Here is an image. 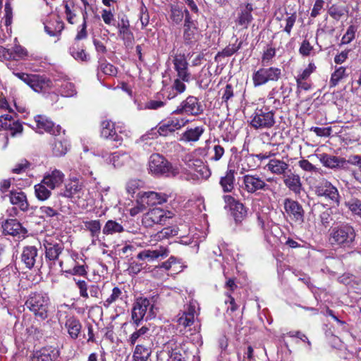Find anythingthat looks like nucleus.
Here are the masks:
<instances>
[{
  "mask_svg": "<svg viewBox=\"0 0 361 361\" xmlns=\"http://www.w3.org/2000/svg\"><path fill=\"white\" fill-rule=\"evenodd\" d=\"M233 96L234 93L232 85L227 84L221 97L222 103H226L227 104L228 100L231 99Z\"/></svg>",
  "mask_w": 361,
  "mask_h": 361,
  "instance_id": "0e129e2a",
  "label": "nucleus"
},
{
  "mask_svg": "<svg viewBox=\"0 0 361 361\" xmlns=\"http://www.w3.org/2000/svg\"><path fill=\"white\" fill-rule=\"evenodd\" d=\"M172 217L173 214L171 212L155 207L143 216L142 222L145 227H151L154 224L165 225Z\"/></svg>",
  "mask_w": 361,
  "mask_h": 361,
  "instance_id": "6e6552de",
  "label": "nucleus"
},
{
  "mask_svg": "<svg viewBox=\"0 0 361 361\" xmlns=\"http://www.w3.org/2000/svg\"><path fill=\"white\" fill-rule=\"evenodd\" d=\"M204 128L200 126L195 128L188 129L183 133V138L188 142H196L200 139V136L204 133Z\"/></svg>",
  "mask_w": 361,
  "mask_h": 361,
  "instance_id": "58836bf2",
  "label": "nucleus"
},
{
  "mask_svg": "<svg viewBox=\"0 0 361 361\" xmlns=\"http://www.w3.org/2000/svg\"><path fill=\"white\" fill-rule=\"evenodd\" d=\"M102 231L105 235L121 233L123 231V227L122 225L115 221L109 220L104 226Z\"/></svg>",
  "mask_w": 361,
  "mask_h": 361,
  "instance_id": "c03bdc74",
  "label": "nucleus"
},
{
  "mask_svg": "<svg viewBox=\"0 0 361 361\" xmlns=\"http://www.w3.org/2000/svg\"><path fill=\"white\" fill-rule=\"evenodd\" d=\"M118 36L123 40L127 49H132L135 42V37L130 27L128 18H123L118 23Z\"/></svg>",
  "mask_w": 361,
  "mask_h": 361,
  "instance_id": "4468645a",
  "label": "nucleus"
},
{
  "mask_svg": "<svg viewBox=\"0 0 361 361\" xmlns=\"http://www.w3.org/2000/svg\"><path fill=\"white\" fill-rule=\"evenodd\" d=\"M192 176L195 179H207L211 176V171L200 159L190 161L188 164Z\"/></svg>",
  "mask_w": 361,
  "mask_h": 361,
  "instance_id": "a211bd4d",
  "label": "nucleus"
},
{
  "mask_svg": "<svg viewBox=\"0 0 361 361\" xmlns=\"http://www.w3.org/2000/svg\"><path fill=\"white\" fill-rule=\"evenodd\" d=\"M201 30L197 23L183 24V42L184 45L192 47L200 39Z\"/></svg>",
  "mask_w": 361,
  "mask_h": 361,
  "instance_id": "f8f14e48",
  "label": "nucleus"
},
{
  "mask_svg": "<svg viewBox=\"0 0 361 361\" xmlns=\"http://www.w3.org/2000/svg\"><path fill=\"white\" fill-rule=\"evenodd\" d=\"M13 74L36 92H45L52 87L51 80L43 75L23 72H13Z\"/></svg>",
  "mask_w": 361,
  "mask_h": 361,
  "instance_id": "39448f33",
  "label": "nucleus"
},
{
  "mask_svg": "<svg viewBox=\"0 0 361 361\" xmlns=\"http://www.w3.org/2000/svg\"><path fill=\"white\" fill-rule=\"evenodd\" d=\"M238 39H236L235 43L228 44L221 51L218 52L215 59L218 56L228 57L236 53L242 47L243 42L240 41L238 44Z\"/></svg>",
  "mask_w": 361,
  "mask_h": 361,
  "instance_id": "ea45409f",
  "label": "nucleus"
},
{
  "mask_svg": "<svg viewBox=\"0 0 361 361\" xmlns=\"http://www.w3.org/2000/svg\"><path fill=\"white\" fill-rule=\"evenodd\" d=\"M169 250L166 247H160L157 250H145L138 253L137 257L140 260L148 259L149 260H154L159 257L164 259L168 257Z\"/></svg>",
  "mask_w": 361,
  "mask_h": 361,
  "instance_id": "5701e85b",
  "label": "nucleus"
},
{
  "mask_svg": "<svg viewBox=\"0 0 361 361\" xmlns=\"http://www.w3.org/2000/svg\"><path fill=\"white\" fill-rule=\"evenodd\" d=\"M154 305L151 304L149 299L142 298L137 299L132 310V319L139 325L148 310L149 317H154Z\"/></svg>",
  "mask_w": 361,
  "mask_h": 361,
  "instance_id": "1a4fd4ad",
  "label": "nucleus"
},
{
  "mask_svg": "<svg viewBox=\"0 0 361 361\" xmlns=\"http://www.w3.org/2000/svg\"><path fill=\"white\" fill-rule=\"evenodd\" d=\"M253 11L252 5L247 3L244 7H240L235 23L240 25L243 28H247L249 24L253 20L252 11Z\"/></svg>",
  "mask_w": 361,
  "mask_h": 361,
  "instance_id": "412c9836",
  "label": "nucleus"
},
{
  "mask_svg": "<svg viewBox=\"0 0 361 361\" xmlns=\"http://www.w3.org/2000/svg\"><path fill=\"white\" fill-rule=\"evenodd\" d=\"M357 27L355 25H350L348 27L345 34L342 37V44H349L351 42L355 37V32H357Z\"/></svg>",
  "mask_w": 361,
  "mask_h": 361,
  "instance_id": "4d7b16f0",
  "label": "nucleus"
},
{
  "mask_svg": "<svg viewBox=\"0 0 361 361\" xmlns=\"http://www.w3.org/2000/svg\"><path fill=\"white\" fill-rule=\"evenodd\" d=\"M179 264L180 262L177 259V258L173 256H171L167 261L162 262L159 266V267L163 268L165 270H169L174 267V271H176V266Z\"/></svg>",
  "mask_w": 361,
  "mask_h": 361,
  "instance_id": "bf43d9fd",
  "label": "nucleus"
},
{
  "mask_svg": "<svg viewBox=\"0 0 361 361\" xmlns=\"http://www.w3.org/2000/svg\"><path fill=\"white\" fill-rule=\"evenodd\" d=\"M127 298V295L126 291H123L118 287H114L112 289L111 294L103 302V305L108 308L113 303H115L118 301H123Z\"/></svg>",
  "mask_w": 361,
  "mask_h": 361,
  "instance_id": "7c9ffc66",
  "label": "nucleus"
},
{
  "mask_svg": "<svg viewBox=\"0 0 361 361\" xmlns=\"http://www.w3.org/2000/svg\"><path fill=\"white\" fill-rule=\"evenodd\" d=\"M70 54L77 61L87 62L90 56L86 54L83 47H81L78 42H75L69 48Z\"/></svg>",
  "mask_w": 361,
  "mask_h": 361,
  "instance_id": "72a5a7b5",
  "label": "nucleus"
},
{
  "mask_svg": "<svg viewBox=\"0 0 361 361\" xmlns=\"http://www.w3.org/2000/svg\"><path fill=\"white\" fill-rule=\"evenodd\" d=\"M179 325L184 327L190 326L194 323V312H184L181 317L178 319Z\"/></svg>",
  "mask_w": 361,
  "mask_h": 361,
  "instance_id": "603ef678",
  "label": "nucleus"
},
{
  "mask_svg": "<svg viewBox=\"0 0 361 361\" xmlns=\"http://www.w3.org/2000/svg\"><path fill=\"white\" fill-rule=\"evenodd\" d=\"M348 208L355 214L360 215L361 213V200L353 199L348 202Z\"/></svg>",
  "mask_w": 361,
  "mask_h": 361,
  "instance_id": "338daca9",
  "label": "nucleus"
},
{
  "mask_svg": "<svg viewBox=\"0 0 361 361\" xmlns=\"http://www.w3.org/2000/svg\"><path fill=\"white\" fill-rule=\"evenodd\" d=\"M178 227L177 226L165 227L160 231L157 232L156 234V238L157 240H164L168 239L175 235H177L178 233Z\"/></svg>",
  "mask_w": 361,
  "mask_h": 361,
  "instance_id": "a19ab883",
  "label": "nucleus"
},
{
  "mask_svg": "<svg viewBox=\"0 0 361 361\" xmlns=\"http://www.w3.org/2000/svg\"><path fill=\"white\" fill-rule=\"evenodd\" d=\"M69 148L68 142L63 138H57L52 144V153L55 157H62L65 155Z\"/></svg>",
  "mask_w": 361,
  "mask_h": 361,
  "instance_id": "e433bc0d",
  "label": "nucleus"
},
{
  "mask_svg": "<svg viewBox=\"0 0 361 361\" xmlns=\"http://www.w3.org/2000/svg\"><path fill=\"white\" fill-rule=\"evenodd\" d=\"M149 170L154 176L166 178H173L179 173V169L159 154L150 156Z\"/></svg>",
  "mask_w": 361,
  "mask_h": 361,
  "instance_id": "f03ea898",
  "label": "nucleus"
},
{
  "mask_svg": "<svg viewBox=\"0 0 361 361\" xmlns=\"http://www.w3.org/2000/svg\"><path fill=\"white\" fill-rule=\"evenodd\" d=\"M60 93L63 97H73L76 94L75 87L73 83L68 81L61 85Z\"/></svg>",
  "mask_w": 361,
  "mask_h": 361,
  "instance_id": "3c124183",
  "label": "nucleus"
},
{
  "mask_svg": "<svg viewBox=\"0 0 361 361\" xmlns=\"http://www.w3.org/2000/svg\"><path fill=\"white\" fill-rule=\"evenodd\" d=\"M282 71L277 67L260 68L252 75L254 86L259 87L269 82H277L281 78Z\"/></svg>",
  "mask_w": 361,
  "mask_h": 361,
  "instance_id": "423d86ee",
  "label": "nucleus"
},
{
  "mask_svg": "<svg viewBox=\"0 0 361 361\" xmlns=\"http://www.w3.org/2000/svg\"><path fill=\"white\" fill-rule=\"evenodd\" d=\"M225 207H229L236 223H241L246 216L247 210L244 205L231 195H224Z\"/></svg>",
  "mask_w": 361,
  "mask_h": 361,
  "instance_id": "ddd939ff",
  "label": "nucleus"
},
{
  "mask_svg": "<svg viewBox=\"0 0 361 361\" xmlns=\"http://www.w3.org/2000/svg\"><path fill=\"white\" fill-rule=\"evenodd\" d=\"M150 345L151 343H149L148 339L146 343L137 344L135 346V350L133 352V360H136L137 358L149 359L152 353Z\"/></svg>",
  "mask_w": 361,
  "mask_h": 361,
  "instance_id": "f704fd0d",
  "label": "nucleus"
},
{
  "mask_svg": "<svg viewBox=\"0 0 361 361\" xmlns=\"http://www.w3.org/2000/svg\"><path fill=\"white\" fill-rule=\"evenodd\" d=\"M283 207L287 216L293 222L302 224L305 221V210L302 206L296 200L286 198Z\"/></svg>",
  "mask_w": 361,
  "mask_h": 361,
  "instance_id": "9d476101",
  "label": "nucleus"
},
{
  "mask_svg": "<svg viewBox=\"0 0 361 361\" xmlns=\"http://www.w3.org/2000/svg\"><path fill=\"white\" fill-rule=\"evenodd\" d=\"M87 267L85 265H75L73 269L66 271L67 273L80 276H84L87 274Z\"/></svg>",
  "mask_w": 361,
  "mask_h": 361,
  "instance_id": "052dcab7",
  "label": "nucleus"
},
{
  "mask_svg": "<svg viewBox=\"0 0 361 361\" xmlns=\"http://www.w3.org/2000/svg\"><path fill=\"white\" fill-rule=\"evenodd\" d=\"M45 247V257L49 260H56L63 251V246L59 243H51L47 242L44 244Z\"/></svg>",
  "mask_w": 361,
  "mask_h": 361,
  "instance_id": "c756f323",
  "label": "nucleus"
},
{
  "mask_svg": "<svg viewBox=\"0 0 361 361\" xmlns=\"http://www.w3.org/2000/svg\"><path fill=\"white\" fill-rule=\"evenodd\" d=\"M82 184L78 180H71L65 185V189L63 192H60V195L68 198H72L75 195L79 193L82 190Z\"/></svg>",
  "mask_w": 361,
  "mask_h": 361,
  "instance_id": "cd10ccee",
  "label": "nucleus"
},
{
  "mask_svg": "<svg viewBox=\"0 0 361 361\" xmlns=\"http://www.w3.org/2000/svg\"><path fill=\"white\" fill-rule=\"evenodd\" d=\"M346 68L341 66L336 69L331 74L330 84L331 87H336L338 82L344 78L347 77Z\"/></svg>",
  "mask_w": 361,
  "mask_h": 361,
  "instance_id": "49530a36",
  "label": "nucleus"
},
{
  "mask_svg": "<svg viewBox=\"0 0 361 361\" xmlns=\"http://www.w3.org/2000/svg\"><path fill=\"white\" fill-rule=\"evenodd\" d=\"M235 170L228 169L224 176L220 178L219 184L224 192H230L234 188Z\"/></svg>",
  "mask_w": 361,
  "mask_h": 361,
  "instance_id": "c85d7f7f",
  "label": "nucleus"
},
{
  "mask_svg": "<svg viewBox=\"0 0 361 361\" xmlns=\"http://www.w3.org/2000/svg\"><path fill=\"white\" fill-rule=\"evenodd\" d=\"M4 11H5L4 24L7 27V29H8V27H10L11 25L12 18H13L12 8L9 3H6L5 4Z\"/></svg>",
  "mask_w": 361,
  "mask_h": 361,
  "instance_id": "680f3d73",
  "label": "nucleus"
},
{
  "mask_svg": "<svg viewBox=\"0 0 361 361\" xmlns=\"http://www.w3.org/2000/svg\"><path fill=\"white\" fill-rule=\"evenodd\" d=\"M9 197L11 203L18 206L20 210L25 212L28 209L29 204L25 192L21 191H11Z\"/></svg>",
  "mask_w": 361,
  "mask_h": 361,
  "instance_id": "bb28decb",
  "label": "nucleus"
},
{
  "mask_svg": "<svg viewBox=\"0 0 361 361\" xmlns=\"http://www.w3.org/2000/svg\"><path fill=\"white\" fill-rule=\"evenodd\" d=\"M266 167L267 168V170L271 171L272 173L277 175L283 174L284 176L286 175V171L288 168V164L282 160L273 159L269 161Z\"/></svg>",
  "mask_w": 361,
  "mask_h": 361,
  "instance_id": "2f4dec72",
  "label": "nucleus"
},
{
  "mask_svg": "<svg viewBox=\"0 0 361 361\" xmlns=\"http://www.w3.org/2000/svg\"><path fill=\"white\" fill-rule=\"evenodd\" d=\"M35 121L39 133H42L44 130L55 136H60L61 133L65 134V130H62L60 126H55L54 123L44 116L37 115Z\"/></svg>",
  "mask_w": 361,
  "mask_h": 361,
  "instance_id": "2eb2a0df",
  "label": "nucleus"
},
{
  "mask_svg": "<svg viewBox=\"0 0 361 361\" xmlns=\"http://www.w3.org/2000/svg\"><path fill=\"white\" fill-rule=\"evenodd\" d=\"M243 183L245 185V190L250 193H254L257 190H267L269 189V185L257 176H244Z\"/></svg>",
  "mask_w": 361,
  "mask_h": 361,
  "instance_id": "f3484780",
  "label": "nucleus"
},
{
  "mask_svg": "<svg viewBox=\"0 0 361 361\" xmlns=\"http://www.w3.org/2000/svg\"><path fill=\"white\" fill-rule=\"evenodd\" d=\"M204 107L198 98L188 96L180 105L173 111V114H186L188 116H197L203 114Z\"/></svg>",
  "mask_w": 361,
  "mask_h": 361,
  "instance_id": "0eeeda50",
  "label": "nucleus"
},
{
  "mask_svg": "<svg viewBox=\"0 0 361 361\" xmlns=\"http://www.w3.org/2000/svg\"><path fill=\"white\" fill-rule=\"evenodd\" d=\"M285 185L295 194H300L302 190V183L298 175L294 173L286 174L283 176Z\"/></svg>",
  "mask_w": 361,
  "mask_h": 361,
  "instance_id": "a878e982",
  "label": "nucleus"
},
{
  "mask_svg": "<svg viewBox=\"0 0 361 361\" xmlns=\"http://www.w3.org/2000/svg\"><path fill=\"white\" fill-rule=\"evenodd\" d=\"M64 174L58 169L47 172L42 180L50 190L59 187L64 180Z\"/></svg>",
  "mask_w": 361,
  "mask_h": 361,
  "instance_id": "aec40b11",
  "label": "nucleus"
},
{
  "mask_svg": "<svg viewBox=\"0 0 361 361\" xmlns=\"http://www.w3.org/2000/svg\"><path fill=\"white\" fill-rule=\"evenodd\" d=\"M275 113L267 106L257 108L251 116L250 126L255 130L271 128L276 123Z\"/></svg>",
  "mask_w": 361,
  "mask_h": 361,
  "instance_id": "20e7f679",
  "label": "nucleus"
},
{
  "mask_svg": "<svg viewBox=\"0 0 361 361\" xmlns=\"http://www.w3.org/2000/svg\"><path fill=\"white\" fill-rule=\"evenodd\" d=\"M296 18L297 16L295 13H293L286 19V26L283 29V31L286 32L288 35H290L291 33L292 28L296 21Z\"/></svg>",
  "mask_w": 361,
  "mask_h": 361,
  "instance_id": "69168bd1",
  "label": "nucleus"
},
{
  "mask_svg": "<svg viewBox=\"0 0 361 361\" xmlns=\"http://www.w3.org/2000/svg\"><path fill=\"white\" fill-rule=\"evenodd\" d=\"M123 155L121 156L118 152H113L112 156L108 157L107 164H112L115 168L121 167L124 164L123 158Z\"/></svg>",
  "mask_w": 361,
  "mask_h": 361,
  "instance_id": "6e6d98bb",
  "label": "nucleus"
},
{
  "mask_svg": "<svg viewBox=\"0 0 361 361\" xmlns=\"http://www.w3.org/2000/svg\"><path fill=\"white\" fill-rule=\"evenodd\" d=\"M49 305V297L42 292L31 293L25 303L26 307L41 320L47 318Z\"/></svg>",
  "mask_w": 361,
  "mask_h": 361,
  "instance_id": "7ed1b4c3",
  "label": "nucleus"
},
{
  "mask_svg": "<svg viewBox=\"0 0 361 361\" xmlns=\"http://www.w3.org/2000/svg\"><path fill=\"white\" fill-rule=\"evenodd\" d=\"M99 70L105 75L110 76L116 75L118 71L117 68L110 63L104 61V62L100 63Z\"/></svg>",
  "mask_w": 361,
  "mask_h": 361,
  "instance_id": "864d4df0",
  "label": "nucleus"
},
{
  "mask_svg": "<svg viewBox=\"0 0 361 361\" xmlns=\"http://www.w3.org/2000/svg\"><path fill=\"white\" fill-rule=\"evenodd\" d=\"M37 257V249L35 246H26L21 254V261L25 267L31 269L35 264Z\"/></svg>",
  "mask_w": 361,
  "mask_h": 361,
  "instance_id": "b1692460",
  "label": "nucleus"
},
{
  "mask_svg": "<svg viewBox=\"0 0 361 361\" xmlns=\"http://www.w3.org/2000/svg\"><path fill=\"white\" fill-rule=\"evenodd\" d=\"M319 160L324 166L331 169L340 166L341 164H343L345 162V160L343 158H339L327 154H320Z\"/></svg>",
  "mask_w": 361,
  "mask_h": 361,
  "instance_id": "4c0bfd02",
  "label": "nucleus"
},
{
  "mask_svg": "<svg viewBox=\"0 0 361 361\" xmlns=\"http://www.w3.org/2000/svg\"><path fill=\"white\" fill-rule=\"evenodd\" d=\"M167 195L163 193H158L154 191L145 192L140 197V202L143 207L161 204L166 202Z\"/></svg>",
  "mask_w": 361,
  "mask_h": 361,
  "instance_id": "6ab92c4d",
  "label": "nucleus"
},
{
  "mask_svg": "<svg viewBox=\"0 0 361 361\" xmlns=\"http://www.w3.org/2000/svg\"><path fill=\"white\" fill-rule=\"evenodd\" d=\"M316 194L318 196L325 197L326 199L330 200L332 203L336 205L339 203V194L338 190L331 183L324 181L320 183L315 190Z\"/></svg>",
  "mask_w": 361,
  "mask_h": 361,
  "instance_id": "dca6fc26",
  "label": "nucleus"
},
{
  "mask_svg": "<svg viewBox=\"0 0 361 361\" xmlns=\"http://www.w3.org/2000/svg\"><path fill=\"white\" fill-rule=\"evenodd\" d=\"M4 232L13 236L19 234H25L27 231L22 226L17 219H8L2 225Z\"/></svg>",
  "mask_w": 361,
  "mask_h": 361,
  "instance_id": "393cba45",
  "label": "nucleus"
},
{
  "mask_svg": "<svg viewBox=\"0 0 361 361\" xmlns=\"http://www.w3.org/2000/svg\"><path fill=\"white\" fill-rule=\"evenodd\" d=\"M65 326L72 338L75 339L78 337L82 325L77 318L74 317L68 318L66 321Z\"/></svg>",
  "mask_w": 361,
  "mask_h": 361,
  "instance_id": "473e14b6",
  "label": "nucleus"
},
{
  "mask_svg": "<svg viewBox=\"0 0 361 361\" xmlns=\"http://www.w3.org/2000/svg\"><path fill=\"white\" fill-rule=\"evenodd\" d=\"M173 63L175 70L188 69V63L185 54H178L173 58Z\"/></svg>",
  "mask_w": 361,
  "mask_h": 361,
  "instance_id": "5fc2aeb1",
  "label": "nucleus"
},
{
  "mask_svg": "<svg viewBox=\"0 0 361 361\" xmlns=\"http://www.w3.org/2000/svg\"><path fill=\"white\" fill-rule=\"evenodd\" d=\"M63 29V24L58 23L57 27H51L49 25L44 26L45 32L51 37H57L60 35L61 30Z\"/></svg>",
  "mask_w": 361,
  "mask_h": 361,
  "instance_id": "13d9d810",
  "label": "nucleus"
},
{
  "mask_svg": "<svg viewBox=\"0 0 361 361\" xmlns=\"http://www.w3.org/2000/svg\"><path fill=\"white\" fill-rule=\"evenodd\" d=\"M101 137L113 142L112 148H117L123 142V137L115 129L114 123L111 121H104L101 123Z\"/></svg>",
  "mask_w": 361,
  "mask_h": 361,
  "instance_id": "9b49d317",
  "label": "nucleus"
},
{
  "mask_svg": "<svg viewBox=\"0 0 361 361\" xmlns=\"http://www.w3.org/2000/svg\"><path fill=\"white\" fill-rule=\"evenodd\" d=\"M85 227L91 233L92 238L98 237L101 231V224L99 220H90L84 222Z\"/></svg>",
  "mask_w": 361,
  "mask_h": 361,
  "instance_id": "09e8293b",
  "label": "nucleus"
},
{
  "mask_svg": "<svg viewBox=\"0 0 361 361\" xmlns=\"http://www.w3.org/2000/svg\"><path fill=\"white\" fill-rule=\"evenodd\" d=\"M171 15L170 18L172 21L178 25L180 24L184 18V12L178 5H171Z\"/></svg>",
  "mask_w": 361,
  "mask_h": 361,
  "instance_id": "de8ad7c7",
  "label": "nucleus"
},
{
  "mask_svg": "<svg viewBox=\"0 0 361 361\" xmlns=\"http://www.w3.org/2000/svg\"><path fill=\"white\" fill-rule=\"evenodd\" d=\"M356 233L348 224H342L331 228L329 240L334 245L343 249H352L355 245Z\"/></svg>",
  "mask_w": 361,
  "mask_h": 361,
  "instance_id": "f257e3e1",
  "label": "nucleus"
},
{
  "mask_svg": "<svg viewBox=\"0 0 361 361\" xmlns=\"http://www.w3.org/2000/svg\"><path fill=\"white\" fill-rule=\"evenodd\" d=\"M183 125L184 123H181L178 119H171L167 123L160 126L158 132L161 135L166 136L169 133L180 129Z\"/></svg>",
  "mask_w": 361,
  "mask_h": 361,
  "instance_id": "c9c22d12",
  "label": "nucleus"
},
{
  "mask_svg": "<svg viewBox=\"0 0 361 361\" xmlns=\"http://www.w3.org/2000/svg\"><path fill=\"white\" fill-rule=\"evenodd\" d=\"M48 188L46 184L42 183V181L35 185V195L39 200L44 201L51 196V190Z\"/></svg>",
  "mask_w": 361,
  "mask_h": 361,
  "instance_id": "79ce46f5",
  "label": "nucleus"
},
{
  "mask_svg": "<svg viewBox=\"0 0 361 361\" xmlns=\"http://www.w3.org/2000/svg\"><path fill=\"white\" fill-rule=\"evenodd\" d=\"M1 128L9 130L12 137L21 134L23 130V126L19 121H14L12 123L8 122H1Z\"/></svg>",
  "mask_w": 361,
  "mask_h": 361,
  "instance_id": "a18cd8bd",
  "label": "nucleus"
},
{
  "mask_svg": "<svg viewBox=\"0 0 361 361\" xmlns=\"http://www.w3.org/2000/svg\"><path fill=\"white\" fill-rule=\"evenodd\" d=\"M168 356V361H186L188 359L186 352L178 348L169 351Z\"/></svg>",
  "mask_w": 361,
  "mask_h": 361,
  "instance_id": "8fccbe9b",
  "label": "nucleus"
},
{
  "mask_svg": "<svg viewBox=\"0 0 361 361\" xmlns=\"http://www.w3.org/2000/svg\"><path fill=\"white\" fill-rule=\"evenodd\" d=\"M149 329L147 326H142L137 331L131 334L129 341L131 345H134L137 341H147L146 338H148Z\"/></svg>",
  "mask_w": 361,
  "mask_h": 361,
  "instance_id": "37998d69",
  "label": "nucleus"
},
{
  "mask_svg": "<svg viewBox=\"0 0 361 361\" xmlns=\"http://www.w3.org/2000/svg\"><path fill=\"white\" fill-rule=\"evenodd\" d=\"M59 355V350L52 348H43L34 352L31 361H54Z\"/></svg>",
  "mask_w": 361,
  "mask_h": 361,
  "instance_id": "4be33fe9",
  "label": "nucleus"
},
{
  "mask_svg": "<svg viewBox=\"0 0 361 361\" xmlns=\"http://www.w3.org/2000/svg\"><path fill=\"white\" fill-rule=\"evenodd\" d=\"M310 130L314 132L317 136L329 137L331 133L332 129L331 127H312Z\"/></svg>",
  "mask_w": 361,
  "mask_h": 361,
  "instance_id": "e2e57ef3",
  "label": "nucleus"
},
{
  "mask_svg": "<svg viewBox=\"0 0 361 361\" xmlns=\"http://www.w3.org/2000/svg\"><path fill=\"white\" fill-rule=\"evenodd\" d=\"M313 49V47L310 44L307 39H304L299 49V53L303 56H307Z\"/></svg>",
  "mask_w": 361,
  "mask_h": 361,
  "instance_id": "774afa93",
  "label": "nucleus"
}]
</instances>
